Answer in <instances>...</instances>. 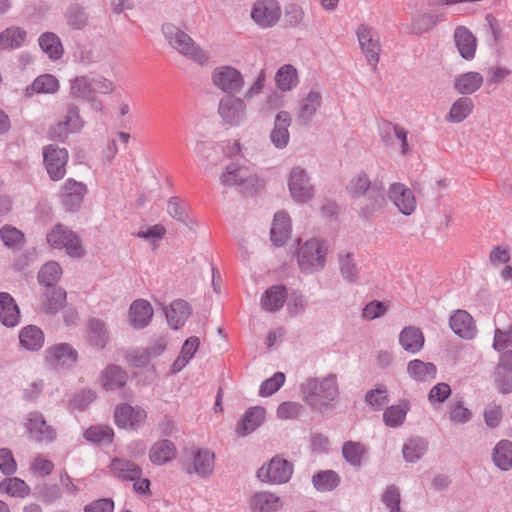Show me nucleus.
<instances>
[{
  "label": "nucleus",
  "mask_w": 512,
  "mask_h": 512,
  "mask_svg": "<svg viewBox=\"0 0 512 512\" xmlns=\"http://www.w3.org/2000/svg\"><path fill=\"white\" fill-rule=\"evenodd\" d=\"M301 393L303 400L311 409L322 411L328 408L330 403L339 395L336 375L329 374L321 380L312 377L306 379L301 384Z\"/></svg>",
  "instance_id": "1"
},
{
  "label": "nucleus",
  "mask_w": 512,
  "mask_h": 512,
  "mask_svg": "<svg viewBox=\"0 0 512 512\" xmlns=\"http://www.w3.org/2000/svg\"><path fill=\"white\" fill-rule=\"evenodd\" d=\"M161 31L169 45L180 54L203 64L208 60L207 54L196 45L195 41L183 30L172 23H164Z\"/></svg>",
  "instance_id": "2"
},
{
  "label": "nucleus",
  "mask_w": 512,
  "mask_h": 512,
  "mask_svg": "<svg viewBox=\"0 0 512 512\" xmlns=\"http://www.w3.org/2000/svg\"><path fill=\"white\" fill-rule=\"evenodd\" d=\"M328 245L325 240L311 238L299 247L297 262L300 270L305 274H311L322 270L326 264Z\"/></svg>",
  "instance_id": "3"
},
{
  "label": "nucleus",
  "mask_w": 512,
  "mask_h": 512,
  "mask_svg": "<svg viewBox=\"0 0 512 512\" xmlns=\"http://www.w3.org/2000/svg\"><path fill=\"white\" fill-rule=\"evenodd\" d=\"M48 244L55 249H65L66 253L75 258L85 255L82 243L78 235L67 226L59 223L47 233Z\"/></svg>",
  "instance_id": "4"
},
{
  "label": "nucleus",
  "mask_w": 512,
  "mask_h": 512,
  "mask_svg": "<svg viewBox=\"0 0 512 512\" xmlns=\"http://www.w3.org/2000/svg\"><path fill=\"white\" fill-rule=\"evenodd\" d=\"M293 472V463L277 454L257 470L256 477L264 483L285 484L291 479Z\"/></svg>",
  "instance_id": "5"
},
{
  "label": "nucleus",
  "mask_w": 512,
  "mask_h": 512,
  "mask_svg": "<svg viewBox=\"0 0 512 512\" xmlns=\"http://www.w3.org/2000/svg\"><path fill=\"white\" fill-rule=\"evenodd\" d=\"M128 373L122 367L116 364L107 365L100 374L99 383L105 391H120V397L125 401H132L134 392L126 387L128 381Z\"/></svg>",
  "instance_id": "6"
},
{
  "label": "nucleus",
  "mask_w": 512,
  "mask_h": 512,
  "mask_svg": "<svg viewBox=\"0 0 512 512\" xmlns=\"http://www.w3.org/2000/svg\"><path fill=\"white\" fill-rule=\"evenodd\" d=\"M220 181L225 186L238 185L242 187V193L245 197L252 196L257 191L259 180L251 175L246 167L237 164H230L220 175Z\"/></svg>",
  "instance_id": "7"
},
{
  "label": "nucleus",
  "mask_w": 512,
  "mask_h": 512,
  "mask_svg": "<svg viewBox=\"0 0 512 512\" xmlns=\"http://www.w3.org/2000/svg\"><path fill=\"white\" fill-rule=\"evenodd\" d=\"M68 160L69 152L66 148L54 144L43 147V164L52 181H59L65 177Z\"/></svg>",
  "instance_id": "8"
},
{
  "label": "nucleus",
  "mask_w": 512,
  "mask_h": 512,
  "mask_svg": "<svg viewBox=\"0 0 512 512\" xmlns=\"http://www.w3.org/2000/svg\"><path fill=\"white\" fill-rule=\"evenodd\" d=\"M291 197L298 203H306L314 197V186L307 171L299 166L293 167L288 178Z\"/></svg>",
  "instance_id": "9"
},
{
  "label": "nucleus",
  "mask_w": 512,
  "mask_h": 512,
  "mask_svg": "<svg viewBox=\"0 0 512 512\" xmlns=\"http://www.w3.org/2000/svg\"><path fill=\"white\" fill-rule=\"evenodd\" d=\"M213 84L227 95L239 92L244 86V78L241 72L232 66L216 67L211 76Z\"/></svg>",
  "instance_id": "10"
},
{
  "label": "nucleus",
  "mask_w": 512,
  "mask_h": 512,
  "mask_svg": "<svg viewBox=\"0 0 512 512\" xmlns=\"http://www.w3.org/2000/svg\"><path fill=\"white\" fill-rule=\"evenodd\" d=\"M356 34L361 50L365 54L368 63L376 68L381 51L377 31L367 24H360L356 30Z\"/></svg>",
  "instance_id": "11"
},
{
  "label": "nucleus",
  "mask_w": 512,
  "mask_h": 512,
  "mask_svg": "<svg viewBox=\"0 0 512 512\" xmlns=\"http://www.w3.org/2000/svg\"><path fill=\"white\" fill-rule=\"evenodd\" d=\"M281 8L277 0H257L251 10L252 20L261 28H270L280 19Z\"/></svg>",
  "instance_id": "12"
},
{
  "label": "nucleus",
  "mask_w": 512,
  "mask_h": 512,
  "mask_svg": "<svg viewBox=\"0 0 512 512\" xmlns=\"http://www.w3.org/2000/svg\"><path fill=\"white\" fill-rule=\"evenodd\" d=\"M25 427L30 438L39 443H51L57 437L56 429L47 423L44 415L39 411L30 412L27 415Z\"/></svg>",
  "instance_id": "13"
},
{
  "label": "nucleus",
  "mask_w": 512,
  "mask_h": 512,
  "mask_svg": "<svg viewBox=\"0 0 512 512\" xmlns=\"http://www.w3.org/2000/svg\"><path fill=\"white\" fill-rule=\"evenodd\" d=\"M147 413L140 406L119 404L114 411V422L121 429H137L146 421Z\"/></svg>",
  "instance_id": "14"
},
{
  "label": "nucleus",
  "mask_w": 512,
  "mask_h": 512,
  "mask_svg": "<svg viewBox=\"0 0 512 512\" xmlns=\"http://www.w3.org/2000/svg\"><path fill=\"white\" fill-rule=\"evenodd\" d=\"M218 113L224 123L230 126L239 125L246 116V103L234 95H225L219 102Z\"/></svg>",
  "instance_id": "15"
},
{
  "label": "nucleus",
  "mask_w": 512,
  "mask_h": 512,
  "mask_svg": "<svg viewBox=\"0 0 512 512\" xmlns=\"http://www.w3.org/2000/svg\"><path fill=\"white\" fill-rule=\"evenodd\" d=\"M388 198L403 215L409 216L416 210L417 202L413 191L406 185L396 182L388 189Z\"/></svg>",
  "instance_id": "16"
},
{
  "label": "nucleus",
  "mask_w": 512,
  "mask_h": 512,
  "mask_svg": "<svg viewBox=\"0 0 512 512\" xmlns=\"http://www.w3.org/2000/svg\"><path fill=\"white\" fill-rule=\"evenodd\" d=\"M87 193V186L73 178H68L61 189V202L70 212L78 211Z\"/></svg>",
  "instance_id": "17"
},
{
  "label": "nucleus",
  "mask_w": 512,
  "mask_h": 512,
  "mask_svg": "<svg viewBox=\"0 0 512 512\" xmlns=\"http://www.w3.org/2000/svg\"><path fill=\"white\" fill-rule=\"evenodd\" d=\"M46 358L62 367H74L78 361V352L69 343H59L46 350Z\"/></svg>",
  "instance_id": "18"
},
{
  "label": "nucleus",
  "mask_w": 512,
  "mask_h": 512,
  "mask_svg": "<svg viewBox=\"0 0 512 512\" xmlns=\"http://www.w3.org/2000/svg\"><path fill=\"white\" fill-rule=\"evenodd\" d=\"M109 467L113 476L122 482L138 480L142 476V468L137 463L126 458H113Z\"/></svg>",
  "instance_id": "19"
},
{
  "label": "nucleus",
  "mask_w": 512,
  "mask_h": 512,
  "mask_svg": "<svg viewBox=\"0 0 512 512\" xmlns=\"http://www.w3.org/2000/svg\"><path fill=\"white\" fill-rule=\"evenodd\" d=\"M291 122L292 118L289 112L282 110L277 113L274 127L270 133V140L276 148L284 149L288 145L290 139L288 128Z\"/></svg>",
  "instance_id": "20"
},
{
  "label": "nucleus",
  "mask_w": 512,
  "mask_h": 512,
  "mask_svg": "<svg viewBox=\"0 0 512 512\" xmlns=\"http://www.w3.org/2000/svg\"><path fill=\"white\" fill-rule=\"evenodd\" d=\"M449 325L453 332L463 339H472L477 333L474 319L465 310H457L451 315Z\"/></svg>",
  "instance_id": "21"
},
{
  "label": "nucleus",
  "mask_w": 512,
  "mask_h": 512,
  "mask_svg": "<svg viewBox=\"0 0 512 512\" xmlns=\"http://www.w3.org/2000/svg\"><path fill=\"white\" fill-rule=\"evenodd\" d=\"M87 343L98 350H103L109 341L106 323L99 318H91L87 323Z\"/></svg>",
  "instance_id": "22"
},
{
  "label": "nucleus",
  "mask_w": 512,
  "mask_h": 512,
  "mask_svg": "<svg viewBox=\"0 0 512 512\" xmlns=\"http://www.w3.org/2000/svg\"><path fill=\"white\" fill-rule=\"evenodd\" d=\"M215 455L209 449H197L191 466L186 467L187 473H196L202 478L209 477L214 471Z\"/></svg>",
  "instance_id": "23"
},
{
  "label": "nucleus",
  "mask_w": 512,
  "mask_h": 512,
  "mask_svg": "<svg viewBox=\"0 0 512 512\" xmlns=\"http://www.w3.org/2000/svg\"><path fill=\"white\" fill-rule=\"evenodd\" d=\"M153 317L152 305L145 299L133 301L129 308L130 324L135 329H143L149 325Z\"/></svg>",
  "instance_id": "24"
},
{
  "label": "nucleus",
  "mask_w": 512,
  "mask_h": 512,
  "mask_svg": "<svg viewBox=\"0 0 512 512\" xmlns=\"http://www.w3.org/2000/svg\"><path fill=\"white\" fill-rule=\"evenodd\" d=\"M192 308L190 304L183 300H174L168 308L165 309V315L169 326L174 329H180L190 317Z\"/></svg>",
  "instance_id": "25"
},
{
  "label": "nucleus",
  "mask_w": 512,
  "mask_h": 512,
  "mask_svg": "<svg viewBox=\"0 0 512 512\" xmlns=\"http://www.w3.org/2000/svg\"><path fill=\"white\" fill-rule=\"evenodd\" d=\"M454 42L464 59L472 60L475 57L477 40L468 28L458 26L454 31Z\"/></svg>",
  "instance_id": "26"
},
{
  "label": "nucleus",
  "mask_w": 512,
  "mask_h": 512,
  "mask_svg": "<svg viewBox=\"0 0 512 512\" xmlns=\"http://www.w3.org/2000/svg\"><path fill=\"white\" fill-rule=\"evenodd\" d=\"M265 419V409L261 406L250 407L238 421L236 432L246 436L255 431Z\"/></svg>",
  "instance_id": "27"
},
{
  "label": "nucleus",
  "mask_w": 512,
  "mask_h": 512,
  "mask_svg": "<svg viewBox=\"0 0 512 512\" xmlns=\"http://www.w3.org/2000/svg\"><path fill=\"white\" fill-rule=\"evenodd\" d=\"M287 297L288 290L284 285H273L262 294L261 306L265 311L276 312L283 307Z\"/></svg>",
  "instance_id": "28"
},
{
  "label": "nucleus",
  "mask_w": 512,
  "mask_h": 512,
  "mask_svg": "<svg viewBox=\"0 0 512 512\" xmlns=\"http://www.w3.org/2000/svg\"><path fill=\"white\" fill-rule=\"evenodd\" d=\"M321 103V93L312 89L300 103V108L297 112V121L299 125H308L316 114L318 108L321 106Z\"/></svg>",
  "instance_id": "29"
},
{
  "label": "nucleus",
  "mask_w": 512,
  "mask_h": 512,
  "mask_svg": "<svg viewBox=\"0 0 512 512\" xmlns=\"http://www.w3.org/2000/svg\"><path fill=\"white\" fill-rule=\"evenodd\" d=\"M291 233V219L284 211H279L274 215L270 238L274 245L282 246L289 238Z\"/></svg>",
  "instance_id": "30"
},
{
  "label": "nucleus",
  "mask_w": 512,
  "mask_h": 512,
  "mask_svg": "<svg viewBox=\"0 0 512 512\" xmlns=\"http://www.w3.org/2000/svg\"><path fill=\"white\" fill-rule=\"evenodd\" d=\"M20 310L14 298L6 292H0V322L6 327L19 323Z\"/></svg>",
  "instance_id": "31"
},
{
  "label": "nucleus",
  "mask_w": 512,
  "mask_h": 512,
  "mask_svg": "<svg viewBox=\"0 0 512 512\" xmlns=\"http://www.w3.org/2000/svg\"><path fill=\"white\" fill-rule=\"evenodd\" d=\"M176 455V446L168 439L155 442L149 450V459L155 465H164L171 462L176 458Z\"/></svg>",
  "instance_id": "32"
},
{
  "label": "nucleus",
  "mask_w": 512,
  "mask_h": 512,
  "mask_svg": "<svg viewBox=\"0 0 512 512\" xmlns=\"http://www.w3.org/2000/svg\"><path fill=\"white\" fill-rule=\"evenodd\" d=\"M67 293L61 287H47L44 299L41 303V310L48 315H54L64 308Z\"/></svg>",
  "instance_id": "33"
},
{
  "label": "nucleus",
  "mask_w": 512,
  "mask_h": 512,
  "mask_svg": "<svg viewBox=\"0 0 512 512\" xmlns=\"http://www.w3.org/2000/svg\"><path fill=\"white\" fill-rule=\"evenodd\" d=\"M281 506L280 498L271 492H257L250 498V507L253 511L275 512L280 509Z\"/></svg>",
  "instance_id": "34"
},
{
  "label": "nucleus",
  "mask_w": 512,
  "mask_h": 512,
  "mask_svg": "<svg viewBox=\"0 0 512 512\" xmlns=\"http://www.w3.org/2000/svg\"><path fill=\"white\" fill-rule=\"evenodd\" d=\"M38 43L42 51L47 54L49 59L56 61L62 58L64 48L61 39L54 32H44L38 38Z\"/></svg>",
  "instance_id": "35"
},
{
  "label": "nucleus",
  "mask_w": 512,
  "mask_h": 512,
  "mask_svg": "<svg viewBox=\"0 0 512 512\" xmlns=\"http://www.w3.org/2000/svg\"><path fill=\"white\" fill-rule=\"evenodd\" d=\"M64 18L68 27L72 30H83L89 23L86 8L79 3H71L64 12Z\"/></svg>",
  "instance_id": "36"
},
{
  "label": "nucleus",
  "mask_w": 512,
  "mask_h": 512,
  "mask_svg": "<svg viewBox=\"0 0 512 512\" xmlns=\"http://www.w3.org/2000/svg\"><path fill=\"white\" fill-rule=\"evenodd\" d=\"M484 78L479 72L470 71L455 79L454 89L462 95H470L483 85Z\"/></svg>",
  "instance_id": "37"
},
{
  "label": "nucleus",
  "mask_w": 512,
  "mask_h": 512,
  "mask_svg": "<svg viewBox=\"0 0 512 512\" xmlns=\"http://www.w3.org/2000/svg\"><path fill=\"white\" fill-rule=\"evenodd\" d=\"M21 346L29 351H38L44 345V333L36 325L23 327L19 333Z\"/></svg>",
  "instance_id": "38"
},
{
  "label": "nucleus",
  "mask_w": 512,
  "mask_h": 512,
  "mask_svg": "<svg viewBox=\"0 0 512 512\" xmlns=\"http://www.w3.org/2000/svg\"><path fill=\"white\" fill-rule=\"evenodd\" d=\"M27 32L17 26H10L0 33V50H15L23 46Z\"/></svg>",
  "instance_id": "39"
},
{
  "label": "nucleus",
  "mask_w": 512,
  "mask_h": 512,
  "mask_svg": "<svg viewBox=\"0 0 512 512\" xmlns=\"http://www.w3.org/2000/svg\"><path fill=\"white\" fill-rule=\"evenodd\" d=\"M399 343L404 350L417 353L424 345V335L419 328L414 326L405 327L399 335Z\"/></svg>",
  "instance_id": "40"
},
{
  "label": "nucleus",
  "mask_w": 512,
  "mask_h": 512,
  "mask_svg": "<svg viewBox=\"0 0 512 512\" xmlns=\"http://www.w3.org/2000/svg\"><path fill=\"white\" fill-rule=\"evenodd\" d=\"M492 460L500 470H510L512 468V442L506 439L500 440L493 448Z\"/></svg>",
  "instance_id": "41"
},
{
  "label": "nucleus",
  "mask_w": 512,
  "mask_h": 512,
  "mask_svg": "<svg viewBox=\"0 0 512 512\" xmlns=\"http://www.w3.org/2000/svg\"><path fill=\"white\" fill-rule=\"evenodd\" d=\"M410 409V402L407 399L400 401L398 405L387 407L383 413V421L386 426L396 428L401 426Z\"/></svg>",
  "instance_id": "42"
},
{
  "label": "nucleus",
  "mask_w": 512,
  "mask_h": 512,
  "mask_svg": "<svg viewBox=\"0 0 512 512\" xmlns=\"http://www.w3.org/2000/svg\"><path fill=\"white\" fill-rule=\"evenodd\" d=\"M407 372L414 380L424 382L428 379L435 378L437 368L431 362H423L422 360L414 359L408 363Z\"/></svg>",
  "instance_id": "43"
},
{
  "label": "nucleus",
  "mask_w": 512,
  "mask_h": 512,
  "mask_svg": "<svg viewBox=\"0 0 512 512\" xmlns=\"http://www.w3.org/2000/svg\"><path fill=\"white\" fill-rule=\"evenodd\" d=\"M445 20V14L424 13L417 15L412 19L411 30L416 35H422L429 32L438 22Z\"/></svg>",
  "instance_id": "44"
},
{
  "label": "nucleus",
  "mask_w": 512,
  "mask_h": 512,
  "mask_svg": "<svg viewBox=\"0 0 512 512\" xmlns=\"http://www.w3.org/2000/svg\"><path fill=\"white\" fill-rule=\"evenodd\" d=\"M474 103L469 97L458 98L451 106L446 116V121L460 123L464 121L473 111Z\"/></svg>",
  "instance_id": "45"
},
{
  "label": "nucleus",
  "mask_w": 512,
  "mask_h": 512,
  "mask_svg": "<svg viewBox=\"0 0 512 512\" xmlns=\"http://www.w3.org/2000/svg\"><path fill=\"white\" fill-rule=\"evenodd\" d=\"M428 442L422 437L408 439L402 448L403 457L407 462L418 461L427 451Z\"/></svg>",
  "instance_id": "46"
},
{
  "label": "nucleus",
  "mask_w": 512,
  "mask_h": 512,
  "mask_svg": "<svg viewBox=\"0 0 512 512\" xmlns=\"http://www.w3.org/2000/svg\"><path fill=\"white\" fill-rule=\"evenodd\" d=\"M366 453L365 446L360 442L350 440L342 446V457L347 463L356 468L362 466V459Z\"/></svg>",
  "instance_id": "47"
},
{
  "label": "nucleus",
  "mask_w": 512,
  "mask_h": 512,
  "mask_svg": "<svg viewBox=\"0 0 512 512\" xmlns=\"http://www.w3.org/2000/svg\"><path fill=\"white\" fill-rule=\"evenodd\" d=\"M62 274L61 266L54 261L47 262L38 272V281L41 285L47 287H57Z\"/></svg>",
  "instance_id": "48"
},
{
  "label": "nucleus",
  "mask_w": 512,
  "mask_h": 512,
  "mask_svg": "<svg viewBox=\"0 0 512 512\" xmlns=\"http://www.w3.org/2000/svg\"><path fill=\"white\" fill-rule=\"evenodd\" d=\"M0 238L6 247L13 250H20L25 244L24 233L8 224L0 229Z\"/></svg>",
  "instance_id": "49"
},
{
  "label": "nucleus",
  "mask_w": 512,
  "mask_h": 512,
  "mask_svg": "<svg viewBox=\"0 0 512 512\" xmlns=\"http://www.w3.org/2000/svg\"><path fill=\"white\" fill-rule=\"evenodd\" d=\"M312 483L318 491H332L340 484V477L333 470L319 471L313 475Z\"/></svg>",
  "instance_id": "50"
},
{
  "label": "nucleus",
  "mask_w": 512,
  "mask_h": 512,
  "mask_svg": "<svg viewBox=\"0 0 512 512\" xmlns=\"http://www.w3.org/2000/svg\"><path fill=\"white\" fill-rule=\"evenodd\" d=\"M277 87L282 91H289L298 83L297 70L290 64L283 65L275 75Z\"/></svg>",
  "instance_id": "51"
},
{
  "label": "nucleus",
  "mask_w": 512,
  "mask_h": 512,
  "mask_svg": "<svg viewBox=\"0 0 512 512\" xmlns=\"http://www.w3.org/2000/svg\"><path fill=\"white\" fill-rule=\"evenodd\" d=\"M366 194L370 200V203L364 207V211L366 213L373 214L383 208L386 203V199L384 196V184L381 181H374Z\"/></svg>",
  "instance_id": "52"
},
{
  "label": "nucleus",
  "mask_w": 512,
  "mask_h": 512,
  "mask_svg": "<svg viewBox=\"0 0 512 512\" xmlns=\"http://www.w3.org/2000/svg\"><path fill=\"white\" fill-rule=\"evenodd\" d=\"M339 265L342 277L349 283H354L359 278V270L351 252L339 254Z\"/></svg>",
  "instance_id": "53"
},
{
  "label": "nucleus",
  "mask_w": 512,
  "mask_h": 512,
  "mask_svg": "<svg viewBox=\"0 0 512 512\" xmlns=\"http://www.w3.org/2000/svg\"><path fill=\"white\" fill-rule=\"evenodd\" d=\"M70 93L73 97L87 100L94 96L92 89V78L84 75L78 76L71 81Z\"/></svg>",
  "instance_id": "54"
},
{
  "label": "nucleus",
  "mask_w": 512,
  "mask_h": 512,
  "mask_svg": "<svg viewBox=\"0 0 512 512\" xmlns=\"http://www.w3.org/2000/svg\"><path fill=\"white\" fill-rule=\"evenodd\" d=\"M114 432L109 426L95 425L89 427L84 432V438L93 443H111L113 441Z\"/></svg>",
  "instance_id": "55"
},
{
  "label": "nucleus",
  "mask_w": 512,
  "mask_h": 512,
  "mask_svg": "<svg viewBox=\"0 0 512 512\" xmlns=\"http://www.w3.org/2000/svg\"><path fill=\"white\" fill-rule=\"evenodd\" d=\"M372 185L373 182H371L367 173L360 172L351 179L346 189L352 197H360L365 195Z\"/></svg>",
  "instance_id": "56"
},
{
  "label": "nucleus",
  "mask_w": 512,
  "mask_h": 512,
  "mask_svg": "<svg viewBox=\"0 0 512 512\" xmlns=\"http://www.w3.org/2000/svg\"><path fill=\"white\" fill-rule=\"evenodd\" d=\"M1 490L13 497H25L29 494L30 488L25 481L19 478H6L0 484Z\"/></svg>",
  "instance_id": "57"
},
{
  "label": "nucleus",
  "mask_w": 512,
  "mask_h": 512,
  "mask_svg": "<svg viewBox=\"0 0 512 512\" xmlns=\"http://www.w3.org/2000/svg\"><path fill=\"white\" fill-rule=\"evenodd\" d=\"M31 88L37 93H55L59 89V82L54 75L43 74L33 81Z\"/></svg>",
  "instance_id": "58"
},
{
  "label": "nucleus",
  "mask_w": 512,
  "mask_h": 512,
  "mask_svg": "<svg viewBox=\"0 0 512 512\" xmlns=\"http://www.w3.org/2000/svg\"><path fill=\"white\" fill-rule=\"evenodd\" d=\"M381 501L390 512H401V494L399 488L394 485H388L381 495Z\"/></svg>",
  "instance_id": "59"
},
{
  "label": "nucleus",
  "mask_w": 512,
  "mask_h": 512,
  "mask_svg": "<svg viewBox=\"0 0 512 512\" xmlns=\"http://www.w3.org/2000/svg\"><path fill=\"white\" fill-rule=\"evenodd\" d=\"M365 401L375 410L382 409L389 401L386 387L379 384L375 389L369 390L365 395Z\"/></svg>",
  "instance_id": "60"
},
{
  "label": "nucleus",
  "mask_w": 512,
  "mask_h": 512,
  "mask_svg": "<svg viewBox=\"0 0 512 512\" xmlns=\"http://www.w3.org/2000/svg\"><path fill=\"white\" fill-rule=\"evenodd\" d=\"M286 377L283 372H276L272 377L262 382L259 395L268 397L276 393L285 383Z\"/></svg>",
  "instance_id": "61"
},
{
  "label": "nucleus",
  "mask_w": 512,
  "mask_h": 512,
  "mask_svg": "<svg viewBox=\"0 0 512 512\" xmlns=\"http://www.w3.org/2000/svg\"><path fill=\"white\" fill-rule=\"evenodd\" d=\"M64 121L66 123L65 125H68L71 133L79 132L83 128L84 121L80 116V109L76 104H68Z\"/></svg>",
  "instance_id": "62"
},
{
  "label": "nucleus",
  "mask_w": 512,
  "mask_h": 512,
  "mask_svg": "<svg viewBox=\"0 0 512 512\" xmlns=\"http://www.w3.org/2000/svg\"><path fill=\"white\" fill-rule=\"evenodd\" d=\"M449 418L454 423H467L472 418V412L464 407L463 401H456L449 406Z\"/></svg>",
  "instance_id": "63"
},
{
  "label": "nucleus",
  "mask_w": 512,
  "mask_h": 512,
  "mask_svg": "<svg viewBox=\"0 0 512 512\" xmlns=\"http://www.w3.org/2000/svg\"><path fill=\"white\" fill-rule=\"evenodd\" d=\"M451 393V387L447 383L440 382L430 389L428 400L432 405L442 404L450 397Z\"/></svg>",
  "instance_id": "64"
}]
</instances>
